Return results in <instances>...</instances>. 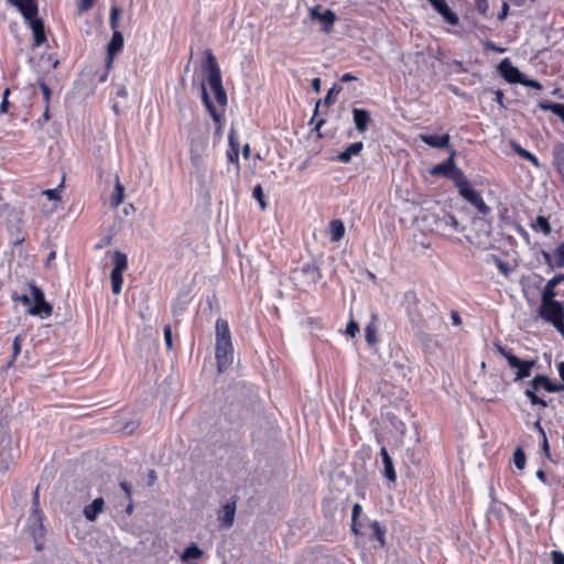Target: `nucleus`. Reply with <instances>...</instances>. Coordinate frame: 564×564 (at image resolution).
I'll list each match as a JSON object with an SVG mask.
<instances>
[{
    "instance_id": "9d476101",
    "label": "nucleus",
    "mask_w": 564,
    "mask_h": 564,
    "mask_svg": "<svg viewBox=\"0 0 564 564\" xmlns=\"http://www.w3.org/2000/svg\"><path fill=\"white\" fill-rule=\"evenodd\" d=\"M22 14L25 21L33 19L39 13L37 0H8Z\"/></svg>"
},
{
    "instance_id": "4468645a",
    "label": "nucleus",
    "mask_w": 564,
    "mask_h": 564,
    "mask_svg": "<svg viewBox=\"0 0 564 564\" xmlns=\"http://www.w3.org/2000/svg\"><path fill=\"white\" fill-rule=\"evenodd\" d=\"M310 15L313 20H318L323 23V31L328 33L333 29L336 21V15L330 9H326L324 12H318L317 9H311Z\"/></svg>"
},
{
    "instance_id": "5fc2aeb1",
    "label": "nucleus",
    "mask_w": 564,
    "mask_h": 564,
    "mask_svg": "<svg viewBox=\"0 0 564 564\" xmlns=\"http://www.w3.org/2000/svg\"><path fill=\"white\" fill-rule=\"evenodd\" d=\"M476 7H477V10H478V12L480 14L487 15V12H488V9H489L487 0H477L476 1Z\"/></svg>"
},
{
    "instance_id": "bf43d9fd",
    "label": "nucleus",
    "mask_w": 564,
    "mask_h": 564,
    "mask_svg": "<svg viewBox=\"0 0 564 564\" xmlns=\"http://www.w3.org/2000/svg\"><path fill=\"white\" fill-rule=\"evenodd\" d=\"M9 94H10L9 89H6L4 93H3V99H2V102L0 105V111L2 113L8 112V106H9L8 96H9Z\"/></svg>"
},
{
    "instance_id": "a18cd8bd",
    "label": "nucleus",
    "mask_w": 564,
    "mask_h": 564,
    "mask_svg": "<svg viewBox=\"0 0 564 564\" xmlns=\"http://www.w3.org/2000/svg\"><path fill=\"white\" fill-rule=\"evenodd\" d=\"M23 339L24 337L22 335H17L14 337L12 343L13 359L20 354Z\"/></svg>"
},
{
    "instance_id": "de8ad7c7",
    "label": "nucleus",
    "mask_w": 564,
    "mask_h": 564,
    "mask_svg": "<svg viewBox=\"0 0 564 564\" xmlns=\"http://www.w3.org/2000/svg\"><path fill=\"white\" fill-rule=\"evenodd\" d=\"M164 341L166 348L170 350L173 347V340H172V329L171 326L166 325L164 327Z\"/></svg>"
},
{
    "instance_id": "c9c22d12",
    "label": "nucleus",
    "mask_w": 564,
    "mask_h": 564,
    "mask_svg": "<svg viewBox=\"0 0 564 564\" xmlns=\"http://www.w3.org/2000/svg\"><path fill=\"white\" fill-rule=\"evenodd\" d=\"M122 273L123 272H118L115 270L111 271L110 280H111V290H112L113 294H119L121 292L122 283H123Z\"/></svg>"
},
{
    "instance_id": "7ed1b4c3",
    "label": "nucleus",
    "mask_w": 564,
    "mask_h": 564,
    "mask_svg": "<svg viewBox=\"0 0 564 564\" xmlns=\"http://www.w3.org/2000/svg\"><path fill=\"white\" fill-rule=\"evenodd\" d=\"M205 56L203 70L206 74L207 84L214 95L216 104L224 110L227 105V94L223 87L219 65L209 50L205 52Z\"/></svg>"
},
{
    "instance_id": "864d4df0",
    "label": "nucleus",
    "mask_w": 564,
    "mask_h": 564,
    "mask_svg": "<svg viewBox=\"0 0 564 564\" xmlns=\"http://www.w3.org/2000/svg\"><path fill=\"white\" fill-rule=\"evenodd\" d=\"M551 558L553 564H564V553L561 551H552Z\"/></svg>"
},
{
    "instance_id": "dca6fc26",
    "label": "nucleus",
    "mask_w": 564,
    "mask_h": 564,
    "mask_svg": "<svg viewBox=\"0 0 564 564\" xmlns=\"http://www.w3.org/2000/svg\"><path fill=\"white\" fill-rule=\"evenodd\" d=\"M26 22L33 33V39H34L33 45L36 47L41 46L46 41L43 21L41 19H39L36 15L33 19L28 20Z\"/></svg>"
},
{
    "instance_id": "8fccbe9b",
    "label": "nucleus",
    "mask_w": 564,
    "mask_h": 564,
    "mask_svg": "<svg viewBox=\"0 0 564 564\" xmlns=\"http://www.w3.org/2000/svg\"><path fill=\"white\" fill-rule=\"evenodd\" d=\"M359 332V325L355 321H350L346 327V334L350 337H355Z\"/></svg>"
},
{
    "instance_id": "49530a36",
    "label": "nucleus",
    "mask_w": 564,
    "mask_h": 564,
    "mask_svg": "<svg viewBox=\"0 0 564 564\" xmlns=\"http://www.w3.org/2000/svg\"><path fill=\"white\" fill-rule=\"evenodd\" d=\"M519 84H521L525 87H531V88L538 89V90H541L543 88L542 85L538 80L528 79L524 77V75H522L521 82Z\"/></svg>"
},
{
    "instance_id": "412c9836",
    "label": "nucleus",
    "mask_w": 564,
    "mask_h": 564,
    "mask_svg": "<svg viewBox=\"0 0 564 564\" xmlns=\"http://www.w3.org/2000/svg\"><path fill=\"white\" fill-rule=\"evenodd\" d=\"M229 149L227 150V159L229 162L235 163L239 170V142L234 131L228 134Z\"/></svg>"
},
{
    "instance_id": "e433bc0d",
    "label": "nucleus",
    "mask_w": 564,
    "mask_h": 564,
    "mask_svg": "<svg viewBox=\"0 0 564 564\" xmlns=\"http://www.w3.org/2000/svg\"><path fill=\"white\" fill-rule=\"evenodd\" d=\"M532 228L534 230H541L544 235H550L552 231L551 225L544 216H538Z\"/></svg>"
},
{
    "instance_id": "0e129e2a",
    "label": "nucleus",
    "mask_w": 564,
    "mask_h": 564,
    "mask_svg": "<svg viewBox=\"0 0 564 564\" xmlns=\"http://www.w3.org/2000/svg\"><path fill=\"white\" fill-rule=\"evenodd\" d=\"M485 46H486V48L494 51V52H498V53L505 52V48L497 46L495 43H492L490 41L486 42Z\"/></svg>"
},
{
    "instance_id": "72a5a7b5",
    "label": "nucleus",
    "mask_w": 564,
    "mask_h": 564,
    "mask_svg": "<svg viewBox=\"0 0 564 564\" xmlns=\"http://www.w3.org/2000/svg\"><path fill=\"white\" fill-rule=\"evenodd\" d=\"M540 107L544 110H550L554 115H556L564 123V104L556 102H541Z\"/></svg>"
},
{
    "instance_id": "473e14b6",
    "label": "nucleus",
    "mask_w": 564,
    "mask_h": 564,
    "mask_svg": "<svg viewBox=\"0 0 564 564\" xmlns=\"http://www.w3.org/2000/svg\"><path fill=\"white\" fill-rule=\"evenodd\" d=\"M113 269L115 271H118V272H124L128 268V258L124 253L120 252V251H115L113 253Z\"/></svg>"
},
{
    "instance_id": "3c124183",
    "label": "nucleus",
    "mask_w": 564,
    "mask_h": 564,
    "mask_svg": "<svg viewBox=\"0 0 564 564\" xmlns=\"http://www.w3.org/2000/svg\"><path fill=\"white\" fill-rule=\"evenodd\" d=\"M121 11L117 7L111 8L110 13V26L115 30L117 28L118 18Z\"/></svg>"
},
{
    "instance_id": "a211bd4d",
    "label": "nucleus",
    "mask_w": 564,
    "mask_h": 564,
    "mask_svg": "<svg viewBox=\"0 0 564 564\" xmlns=\"http://www.w3.org/2000/svg\"><path fill=\"white\" fill-rule=\"evenodd\" d=\"M352 118L358 132L365 133L368 130V126L371 120L369 111L366 109L354 108Z\"/></svg>"
},
{
    "instance_id": "2eb2a0df",
    "label": "nucleus",
    "mask_w": 564,
    "mask_h": 564,
    "mask_svg": "<svg viewBox=\"0 0 564 564\" xmlns=\"http://www.w3.org/2000/svg\"><path fill=\"white\" fill-rule=\"evenodd\" d=\"M236 513V501L225 503L218 513V521L221 528L228 529L232 525Z\"/></svg>"
},
{
    "instance_id": "1a4fd4ad",
    "label": "nucleus",
    "mask_w": 564,
    "mask_h": 564,
    "mask_svg": "<svg viewBox=\"0 0 564 564\" xmlns=\"http://www.w3.org/2000/svg\"><path fill=\"white\" fill-rule=\"evenodd\" d=\"M458 173H464V172L460 169L456 167L455 161H454V154H452L444 162L435 165L431 170L432 175H444L447 178H451L455 184H456L455 177Z\"/></svg>"
},
{
    "instance_id": "6ab92c4d",
    "label": "nucleus",
    "mask_w": 564,
    "mask_h": 564,
    "mask_svg": "<svg viewBox=\"0 0 564 564\" xmlns=\"http://www.w3.org/2000/svg\"><path fill=\"white\" fill-rule=\"evenodd\" d=\"M123 36L119 31H115L107 47V65L110 67L113 56L122 48Z\"/></svg>"
},
{
    "instance_id": "58836bf2",
    "label": "nucleus",
    "mask_w": 564,
    "mask_h": 564,
    "mask_svg": "<svg viewBox=\"0 0 564 564\" xmlns=\"http://www.w3.org/2000/svg\"><path fill=\"white\" fill-rule=\"evenodd\" d=\"M554 265L555 268L564 267V241L554 250Z\"/></svg>"
},
{
    "instance_id": "69168bd1",
    "label": "nucleus",
    "mask_w": 564,
    "mask_h": 564,
    "mask_svg": "<svg viewBox=\"0 0 564 564\" xmlns=\"http://www.w3.org/2000/svg\"><path fill=\"white\" fill-rule=\"evenodd\" d=\"M543 258L545 260V263L550 265L551 268H554V254H550L549 252L543 251Z\"/></svg>"
},
{
    "instance_id": "603ef678",
    "label": "nucleus",
    "mask_w": 564,
    "mask_h": 564,
    "mask_svg": "<svg viewBox=\"0 0 564 564\" xmlns=\"http://www.w3.org/2000/svg\"><path fill=\"white\" fill-rule=\"evenodd\" d=\"M495 347L497 349V351L503 356L508 361H509V358L511 357H516L510 349H507L506 347H503L502 345L498 344V343H495Z\"/></svg>"
},
{
    "instance_id": "bb28decb",
    "label": "nucleus",
    "mask_w": 564,
    "mask_h": 564,
    "mask_svg": "<svg viewBox=\"0 0 564 564\" xmlns=\"http://www.w3.org/2000/svg\"><path fill=\"white\" fill-rule=\"evenodd\" d=\"M442 18L445 22H447L448 24L455 26L458 24L459 22V19L457 17V14L455 12L452 11V9L447 6L446 2H444L441 7H438L436 10H435Z\"/></svg>"
},
{
    "instance_id": "774afa93",
    "label": "nucleus",
    "mask_w": 564,
    "mask_h": 564,
    "mask_svg": "<svg viewBox=\"0 0 564 564\" xmlns=\"http://www.w3.org/2000/svg\"><path fill=\"white\" fill-rule=\"evenodd\" d=\"M41 89H42V93L44 95V98H45V101L47 102L48 99H50V95H51V89L48 88V86L44 83L41 84Z\"/></svg>"
},
{
    "instance_id": "e2e57ef3",
    "label": "nucleus",
    "mask_w": 564,
    "mask_h": 564,
    "mask_svg": "<svg viewBox=\"0 0 564 564\" xmlns=\"http://www.w3.org/2000/svg\"><path fill=\"white\" fill-rule=\"evenodd\" d=\"M542 449H543L544 454L546 455V457L549 459H551L550 446H549L546 435L542 436Z\"/></svg>"
},
{
    "instance_id": "79ce46f5",
    "label": "nucleus",
    "mask_w": 564,
    "mask_h": 564,
    "mask_svg": "<svg viewBox=\"0 0 564 564\" xmlns=\"http://www.w3.org/2000/svg\"><path fill=\"white\" fill-rule=\"evenodd\" d=\"M63 183H64V178L62 180V182L59 183V185L56 188L43 191V195H45L50 200H59L61 199L59 189L63 187Z\"/></svg>"
},
{
    "instance_id": "09e8293b",
    "label": "nucleus",
    "mask_w": 564,
    "mask_h": 564,
    "mask_svg": "<svg viewBox=\"0 0 564 564\" xmlns=\"http://www.w3.org/2000/svg\"><path fill=\"white\" fill-rule=\"evenodd\" d=\"M361 506L359 503H355L354 507H352V514H351V519H352V531L355 533H357V528H356V520L357 518L359 517V514L361 513Z\"/></svg>"
},
{
    "instance_id": "9b49d317",
    "label": "nucleus",
    "mask_w": 564,
    "mask_h": 564,
    "mask_svg": "<svg viewBox=\"0 0 564 564\" xmlns=\"http://www.w3.org/2000/svg\"><path fill=\"white\" fill-rule=\"evenodd\" d=\"M509 366L517 369L514 380H522L530 377L532 368L535 366V360H521L518 357L509 358Z\"/></svg>"
},
{
    "instance_id": "f3484780",
    "label": "nucleus",
    "mask_w": 564,
    "mask_h": 564,
    "mask_svg": "<svg viewBox=\"0 0 564 564\" xmlns=\"http://www.w3.org/2000/svg\"><path fill=\"white\" fill-rule=\"evenodd\" d=\"M105 501L102 498H96L91 501V503L85 506L83 510V514L87 521H95L98 516L104 511Z\"/></svg>"
},
{
    "instance_id": "20e7f679",
    "label": "nucleus",
    "mask_w": 564,
    "mask_h": 564,
    "mask_svg": "<svg viewBox=\"0 0 564 564\" xmlns=\"http://www.w3.org/2000/svg\"><path fill=\"white\" fill-rule=\"evenodd\" d=\"M456 187L459 195L473 205L478 214L486 216L490 213V207L485 203L479 192L471 187V184L465 173L456 175Z\"/></svg>"
},
{
    "instance_id": "5701e85b",
    "label": "nucleus",
    "mask_w": 564,
    "mask_h": 564,
    "mask_svg": "<svg viewBox=\"0 0 564 564\" xmlns=\"http://www.w3.org/2000/svg\"><path fill=\"white\" fill-rule=\"evenodd\" d=\"M362 149H364L362 142H360V141L354 142V143L349 144L345 151L340 152L337 155V159H338V161H340L343 163H348L351 161L352 156L359 155L360 152L362 151Z\"/></svg>"
},
{
    "instance_id": "f704fd0d",
    "label": "nucleus",
    "mask_w": 564,
    "mask_h": 564,
    "mask_svg": "<svg viewBox=\"0 0 564 564\" xmlns=\"http://www.w3.org/2000/svg\"><path fill=\"white\" fill-rule=\"evenodd\" d=\"M123 192H124V188L120 184L119 180L117 178L115 191L111 194L110 200H109L111 207H118L121 204V202L123 199Z\"/></svg>"
},
{
    "instance_id": "aec40b11",
    "label": "nucleus",
    "mask_w": 564,
    "mask_h": 564,
    "mask_svg": "<svg viewBox=\"0 0 564 564\" xmlns=\"http://www.w3.org/2000/svg\"><path fill=\"white\" fill-rule=\"evenodd\" d=\"M420 139L429 147L435 148V149H444V148H447L449 144V135L448 134H443V135L421 134Z\"/></svg>"
},
{
    "instance_id": "f8f14e48",
    "label": "nucleus",
    "mask_w": 564,
    "mask_h": 564,
    "mask_svg": "<svg viewBox=\"0 0 564 564\" xmlns=\"http://www.w3.org/2000/svg\"><path fill=\"white\" fill-rule=\"evenodd\" d=\"M436 226L444 232H462L464 228L460 226L457 218L452 214H443L436 218Z\"/></svg>"
},
{
    "instance_id": "a19ab883",
    "label": "nucleus",
    "mask_w": 564,
    "mask_h": 564,
    "mask_svg": "<svg viewBox=\"0 0 564 564\" xmlns=\"http://www.w3.org/2000/svg\"><path fill=\"white\" fill-rule=\"evenodd\" d=\"M252 196L259 202L261 209L264 210L267 208V203L264 200V194L260 184L254 186Z\"/></svg>"
},
{
    "instance_id": "c756f323",
    "label": "nucleus",
    "mask_w": 564,
    "mask_h": 564,
    "mask_svg": "<svg viewBox=\"0 0 564 564\" xmlns=\"http://www.w3.org/2000/svg\"><path fill=\"white\" fill-rule=\"evenodd\" d=\"M203 556V551L195 544L187 546L181 555L182 563H188L189 560H198Z\"/></svg>"
},
{
    "instance_id": "ddd939ff",
    "label": "nucleus",
    "mask_w": 564,
    "mask_h": 564,
    "mask_svg": "<svg viewBox=\"0 0 564 564\" xmlns=\"http://www.w3.org/2000/svg\"><path fill=\"white\" fill-rule=\"evenodd\" d=\"M498 69L500 72L501 76L507 82H509V83H520L521 82V77L523 74L516 66H513L512 63L508 58H505L500 62Z\"/></svg>"
},
{
    "instance_id": "0eeeda50",
    "label": "nucleus",
    "mask_w": 564,
    "mask_h": 564,
    "mask_svg": "<svg viewBox=\"0 0 564 564\" xmlns=\"http://www.w3.org/2000/svg\"><path fill=\"white\" fill-rule=\"evenodd\" d=\"M29 288L34 304L26 308V313L33 316H40L41 318L51 316L53 308L52 305L45 301L43 291L33 282L29 283Z\"/></svg>"
},
{
    "instance_id": "13d9d810",
    "label": "nucleus",
    "mask_w": 564,
    "mask_h": 564,
    "mask_svg": "<svg viewBox=\"0 0 564 564\" xmlns=\"http://www.w3.org/2000/svg\"><path fill=\"white\" fill-rule=\"evenodd\" d=\"M510 6L511 4L507 0H503L501 12L498 14V20L502 21L507 18Z\"/></svg>"
},
{
    "instance_id": "393cba45",
    "label": "nucleus",
    "mask_w": 564,
    "mask_h": 564,
    "mask_svg": "<svg viewBox=\"0 0 564 564\" xmlns=\"http://www.w3.org/2000/svg\"><path fill=\"white\" fill-rule=\"evenodd\" d=\"M552 158L554 169L560 173L564 172V144L557 143L553 147Z\"/></svg>"
},
{
    "instance_id": "a878e982",
    "label": "nucleus",
    "mask_w": 564,
    "mask_h": 564,
    "mask_svg": "<svg viewBox=\"0 0 564 564\" xmlns=\"http://www.w3.org/2000/svg\"><path fill=\"white\" fill-rule=\"evenodd\" d=\"M340 91H341V87L335 84V85H333V87L328 90V93L326 94V96L324 97V99H323V100H318V101L316 102L315 110H314V115H313V117H312V119H311V123H313V122H314V120H315V117H316V115H317V111H318L319 106H321L322 104H324V105H326V106H328V105L333 104V102H334V97H335V96H337Z\"/></svg>"
},
{
    "instance_id": "4d7b16f0",
    "label": "nucleus",
    "mask_w": 564,
    "mask_h": 564,
    "mask_svg": "<svg viewBox=\"0 0 564 564\" xmlns=\"http://www.w3.org/2000/svg\"><path fill=\"white\" fill-rule=\"evenodd\" d=\"M94 0H79L78 11L85 12L88 11L93 7Z\"/></svg>"
},
{
    "instance_id": "2f4dec72",
    "label": "nucleus",
    "mask_w": 564,
    "mask_h": 564,
    "mask_svg": "<svg viewBox=\"0 0 564 564\" xmlns=\"http://www.w3.org/2000/svg\"><path fill=\"white\" fill-rule=\"evenodd\" d=\"M512 148H513L514 152L517 154H519L521 158L530 161L535 167H538V169L541 167L539 159L533 153H531L528 150L523 149L518 143H513Z\"/></svg>"
},
{
    "instance_id": "4c0bfd02",
    "label": "nucleus",
    "mask_w": 564,
    "mask_h": 564,
    "mask_svg": "<svg viewBox=\"0 0 564 564\" xmlns=\"http://www.w3.org/2000/svg\"><path fill=\"white\" fill-rule=\"evenodd\" d=\"M556 297V291H555V288L553 286H550L549 284H545L543 290H542V293H541V303H551V302H555Z\"/></svg>"
},
{
    "instance_id": "cd10ccee",
    "label": "nucleus",
    "mask_w": 564,
    "mask_h": 564,
    "mask_svg": "<svg viewBox=\"0 0 564 564\" xmlns=\"http://www.w3.org/2000/svg\"><path fill=\"white\" fill-rule=\"evenodd\" d=\"M330 240L337 242L343 239L345 235L344 223L339 219H334L329 224Z\"/></svg>"
},
{
    "instance_id": "4be33fe9",
    "label": "nucleus",
    "mask_w": 564,
    "mask_h": 564,
    "mask_svg": "<svg viewBox=\"0 0 564 564\" xmlns=\"http://www.w3.org/2000/svg\"><path fill=\"white\" fill-rule=\"evenodd\" d=\"M380 455L382 457L383 463V475L387 477V479L394 482L397 480V474L394 470L392 458L390 457L386 447H382L380 449Z\"/></svg>"
},
{
    "instance_id": "338daca9",
    "label": "nucleus",
    "mask_w": 564,
    "mask_h": 564,
    "mask_svg": "<svg viewBox=\"0 0 564 564\" xmlns=\"http://www.w3.org/2000/svg\"><path fill=\"white\" fill-rule=\"evenodd\" d=\"M451 319H452L453 325H455V326H458L462 324L460 316H459L458 312H456V311H452Z\"/></svg>"
},
{
    "instance_id": "680f3d73",
    "label": "nucleus",
    "mask_w": 564,
    "mask_h": 564,
    "mask_svg": "<svg viewBox=\"0 0 564 564\" xmlns=\"http://www.w3.org/2000/svg\"><path fill=\"white\" fill-rule=\"evenodd\" d=\"M10 468V460L7 458L1 457L0 458V474H4Z\"/></svg>"
},
{
    "instance_id": "f03ea898",
    "label": "nucleus",
    "mask_w": 564,
    "mask_h": 564,
    "mask_svg": "<svg viewBox=\"0 0 564 564\" xmlns=\"http://www.w3.org/2000/svg\"><path fill=\"white\" fill-rule=\"evenodd\" d=\"M215 357L219 372L226 371L234 361V346L228 322L218 318L215 325Z\"/></svg>"
},
{
    "instance_id": "c85d7f7f",
    "label": "nucleus",
    "mask_w": 564,
    "mask_h": 564,
    "mask_svg": "<svg viewBox=\"0 0 564 564\" xmlns=\"http://www.w3.org/2000/svg\"><path fill=\"white\" fill-rule=\"evenodd\" d=\"M371 539H375L379 543V547H383L386 544V529H383L378 521L370 523Z\"/></svg>"
},
{
    "instance_id": "7c9ffc66",
    "label": "nucleus",
    "mask_w": 564,
    "mask_h": 564,
    "mask_svg": "<svg viewBox=\"0 0 564 564\" xmlns=\"http://www.w3.org/2000/svg\"><path fill=\"white\" fill-rule=\"evenodd\" d=\"M377 318L376 316H372L371 322L365 327V336L369 345H375L377 343Z\"/></svg>"
},
{
    "instance_id": "052dcab7",
    "label": "nucleus",
    "mask_w": 564,
    "mask_h": 564,
    "mask_svg": "<svg viewBox=\"0 0 564 564\" xmlns=\"http://www.w3.org/2000/svg\"><path fill=\"white\" fill-rule=\"evenodd\" d=\"M558 376L561 377L563 383L556 384L560 388V391H564V361L557 364Z\"/></svg>"
},
{
    "instance_id": "ea45409f",
    "label": "nucleus",
    "mask_w": 564,
    "mask_h": 564,
    "mask_svg": "<svg viewBox=\"0 0 564 564\" xmlns=\"http://www.w3.org/2000/svg\"><path fill=\"white\" fill-rule=\"evenodd\" d=\"M525 462H527V458H525L524 452L520 447L516 448V451L513 453L514 466L518 469H523L525 466Z\"/></svg>"
},
{
    "instance_id": "b1692460",
    "label": "nucleus",
    "mask_w": 564,
    "mask_h": 564,
    "mask_svg": "<svg viewBox=\"0 0 564 564\" xmlns=\"http://www.w3.org/2000/svg\"><path fill=\"white\" fill-rule=\"evenodd\" d=\"M202 98L205 107L207 108L208 112L213 117V119L216 122L220 121L221 112L218 111L217 107L214 105V102L210 100L209 95L207 93L206 86L202 84Z\"/></svg>"
},
{
    "instance_id": "c03bdc74",
    "label": "nucleus",
    "mask_w": 564,
    "mask_h": 564,
    "mask_svg": "<svg viewBox=\"0 0 564 564\" xmlns=\"http://www.w3.org/2000/svg\"><path fill=\"white\" fill-rule=\"evenodd\" d=\"M11 300L13 302H20L23 305H28V306H31L30 305L31 301H33L31 294L30 295L29 294H18V292H13L11 294Z\"/></svg>"
},
{
    "instance_id": "6e6d98bb",
    "label": "nucleus",
    "mask_w": 564,
    "mask_h": 564,
    "mask_svg": "<svg viewBox=\"0 0 564 564\" xmlns=\"http://www.w3.org/2000/svg\"><path fill=\"white\" fill-rule=\"evenodd\" d=\"M564 281V273H560L550 279L546 284L550 286L556 288L560 283Z\"/></svg>"
},
{
    "instance_id": "39448f33",
    "label": "nucleus",
    "mask_w": 564,
    "mask_h": 564,
    "mask_svg": "<svg viewBox=\"0 0 564 564\" xmlns=\"http://www.w3.org/2000/svg\"><path fill=\"white\" fill-rule=\"evenodd\" d=\"M539 316L545 322L552 324L564 337V303L555 301L551 303H541Z\"/></svg>"
},
{
    "instance_id": "423d86ee",
    "label": "nucleus",
    "mask_w": 564,
    "mask_h": 564,
    "mask_svg": "<svg viewBox=\"0 0 564 564\" xmlns=\"http://www.w3.org/2000/svg\"><path fill=\"white\" fill-rule=\"evenodd\" d=\"M541 388L551 393L560 392V388L544 375H538L531 380L530 388L525 390L524 394L529 398L532 405L546 408V401L536 395V391Z\"/></svg>"
},
{
    "instance_id": "6e6552de",
    "label": "nucleus",
    "mask_w": 564,
    "mask_h": 564,
    "mask_svg": "<svg viewBox=\"0 0 564 564\" xmlns=\"http://www.w3.org/2000/svg\"><path fill=\"white\" fill-rule=\"evenodd\" d=\"M208 145V139L202 138L198 140H193L191 143V162L195 172L204 175L206 164H205V153Z\"/></svg>"
},
{
    "instance_id": "37998d69",
    "label": "nucleus",
    "mask_w": 564,
    "mask_h": 564,
    "mask_svg": "<svg viewBox=\"0 0 564 564\" xmlns=\"http://www.w3.org/2000/svg\"><path fill=\"white\" fill-rule=\"evenodd\" d=\"M494 262L497 265L500 273H502L505 276H508L510 273V267L507 262L502 261L499 257L492 256Z\"/></svg>"
},
{
    "instance_id": "f257e3e1",
    "label": "nucleus",
    "mask_w": 564,
    "mask_h": 564,
    "mask_svg": "<svg viewBox=\"0 0 564 564\" xmlns=\"http://www.w3.org/2000/svg\"><path fill=\"white\" fill-rule=\"evenodd\" d=\"M408 314L412 329L420 340L429 339L432 333L441 330L444 321L435 304L420 302L415 293H406Z\"/></svg>"
}]
</instances>
